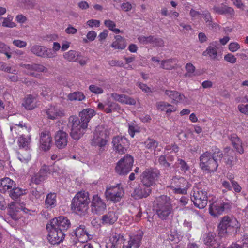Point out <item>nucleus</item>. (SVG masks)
Listing matches in <instances>:
<instances>
[{"instance_id":"1","label":"nucleus","mask_w":248,"mask_h":248,"mask_svg":"<svg viewBox=\"0 0 248 248\" xmlns=\"http://www.w3.org/2000/svg\"><path fill=\"white\" fill-rule=\"evenodd\" d=\"M95 115V111L88 108L83 109L79 114V119L77 116H71L69 118L68 127L70 129V135L72 139L78 140L85 134L88 123L91 118Z\"/></svg>"},{"instance_id":"2","label":"nucleus","mask_w":248,"mask_h":248,"mask_svg":"<svg viewBox=\"0 0 248 248\" xmlns=\"http://www.w3.org/2000/svg\"><path fill=\"white\" fill-rule=\"evenodd\" d=\"M223 158V153L219 149H216L213 153L206 152L200 157V166L209 172L216 171Z\"/></svg>"},{"instance_id":"3","label":"nucleus","mask_w":248,"mask_h":248,"mask_svg":"<svg viewBox=\"0 0 248 248\" xmlns=\"http://www.w3.org/2000/svg\"><path fill=\"white\" fill-rule=\"evenodd\" d=\"M90 202L88 192H79L73 199L71 209L77 214L84 216L87 213Z\"/></svg>"},{"instance_id":"4","label":"nucleus","mask_w":248,"mask_h":248,"mask_svg":"<svg viewBox=\"0 0 248 248\" xmlns=\"http://www.w3.org/2000/svg\"><path fill=\"white\" fill-rule=\"evenodd\" d=\"M154 210L161 219H167L173 211L170 198L165 195L157 198L155 201Z\"/></svg>"},{"instance_id":"5","label":"nucleus","mask_w":248,"mask_h":248,"mask_svg":"<svg viewBox=\"0 0 248 248\" xmlns=\"http://www.w3.org/2000/svg\"><path fill=\"white\" fill-rule=\"evenodd\" d=\"M239 226L240 225L236 218L228 216H225L222 218L218 226V234L220 237H224Z\"/></svg>"},{"instance_id":"6","label":"nucleus","mask_w":248,"mask_h":248,"mask_svg":"<svg viewBox=\"0 0 248 248\" xmlns=\"http://www.w3.org/2000/svg\"><path fill=\"white\" fill-rule=\"evenodd\" d=\"M191 196L195 206L203 209L207 205L208 196L207 190L205 188L194 187L191 193Z\"/></svg>"},{"instance_id":"7","label":"nucleus","mask_w":248,"mask_h":248,"mask_svg":"<svg viewBox=\"0 0 248 248\" xmlns=\"http://www.w3.org/2000/svg\"><path fill=\"white\" fill-rule=\"evenodd\" d=\"M133 162L134 159L132 156L125 155L117 163L115 169L116 172L120 175H126L131 170Z\"/></svg>"},{"instance_id":"8","label":"nucleus","mask_w":248,"mask_h":248,"mask_svg":"<svg viewBox=\"0 0 248 248\" xmlns=\"http://www.w3.org/2000/svg\"><path fill=\"white\" fill-rule=\"evenodd\" d=\"M190 186V184L182 177L175 176L170 181V187L175 193L185 194Z\"/></svg>"},{"instance_id":"9","label":"nucleus","mask_w":248,"mask_h":248,"mask_svg":"<svg viewBox=\"0 0 248 248\" xmlns=\"http://www.w3.org/2000/svg\"><path fill=\"white\" fill-rule=\"evenodd\" d=\"M160 175L159 170L155 168L146 169L141 176L143 184L151 187Z\"/></svg>"},{"instance_id":"10","label":"nucleus","mask_w":248,"mask_h":248,"mask_svg":"<svg viewBox=\"0 0 248 248\" xmlns=\"http://www.w3.org/2000/svg\"><path fill=\"white\" fill-rule=\"evenodd\" d=\"M231 205L228 202L217 200L212 202L209 206V213L213 217H217L225 211L230 209Z\"/></svg>"},{"instance_id":"11","label":"nucleus","mask_w":248,"mask_h":248,"mask_svg":"<svg viewBox=\"0 0 248 248\" xmlns=\"http://www.w3.org/2000/svg\"><path fill=\"white\" fill-rule=\"evenodd\" d=\"M124 194V189L120 184L107 187L105 193L106 198L114 202L120 201Z\"/></svg>"},{"instance_id":"12","label":"nucleus","mask_w":248,"mask_h":248,"mask_svg":"<svg viewBox=\"0 0 248 248\" xmlns=\"http://www.w3.org/2000/svg\"><path fill=\"white\" fill-rule=\"evenodd\" d=\"M112 144L113 150L119 154H124L129 146V142L124 137L116 136L112 139Z\"/></svg>"},{"instance_id":"13","label":"nucleus","mask_w":248,"mask_h":248,"mask_svg":"<svg viewBox=\"0 0 248 248\" xmlns=\"http://www.w3.org/2000/svg\"><path fill=\"white\" fill-rule=\"evenodd\" d=\"M30 51L32 54L41 58H52L56 56V53L53 52L51 49L39 45L31 46Z\"/></svg>"},{"instance_id":"14","label":"nucleus","mask_w":248,"mask_h":248,"mask_svg":"<svg viewBox=\"0 0 248 248\" xmlns=\"http://www.w3.org/2000/svg\"><path fill=\"white\" fill-rule=\"evenodd\" d=\"M70 225L69 220L64 216H60L52 219L50 223L51 227H55V228L61 230L63 232L67 230Z\"/></svg>"},{"instance_id":"15","label":"nucleus","mask_w":248,"mask_h":248,"mask_svg":"<svg viewBox=\"0 0 248 248\" xmlns=\"http://www.w3.org/2000/svg\"><path fill=\"white\" fill-rule=\"evenodd\" d=\"M91 207L92 212L98 215L102 214L106 209V203L97 195L93 196Z\"/></svg>"},{"instance_id":"16","label":"nucleus","mask_w":248,"mask_h":248,"mask_svg":"<svg viewBox=\"0 0 248 248\" xmlns=\"http://www.w3.org/2000/svg\"><path fill=\"white\" fill-rule=\"evenodd\" d=\"M55 228L51 227L47 237L49 242L53 245L61 243L65 236L64 232Z\"/></svg>"},{"instance_id":"17","label":"nucleus","mask_w":248,"mask_h":248,"mask_svg":"<svg viewBox=\"0 0 248 248\" xmlns=\"http://www.w3.org/2000/svg\"><path fill=\"white\" fill-rule=\"evenodd\" d=\"M151 192V187L142 183L141 184L139 185L134 189L132 195L135 199H141L148 196Z\"/></svg>"},{"instance_id":"18","label":"nucleus","mask_w":248,"mask_h":248,"mask_svg":"<svg viewBox=\"0 0 248 248\" xmlns=\"http://www.w3.org/2000/svg\"><path fill=\"white\" fill-rule=\"evenodd\" d=\"M68 134L62 130H59L55 136V144L59 149L64 148L68 143Z\"/></svg>"},{"instance_id":"19","label":"nucleus","mask_w":248,"mask_h":248,"mask_svg":"<svg viewBox=\"0 0 248 248\" xmlns=\"http://www.w3.org/2000/svg\"><path fill=\"white\" fill-rule=\"evenodd\" d=\"M204 244L210 248H220V246L217 237L214 232H210L203 236Z\"/></svg>"},{"instance_id":"20","label":"nucleus","mask_w":248,"mask_h":248,"mask_svg":"<svg viewBox=\"0 0 248 248\" xmlns=\"http://www.w3.org/2000/svg\"><path fill=\"white\" fill-rule=\"evenodd\" d=\"M40 146L41 148L46 151L50 149L52 145V137L51 134L48 131H43L40 135Z\"/></svg>"},{"instance_id":"21","label":"nucleus","mask_w":248,"mask_h":248,"mask_svg":"<svg viewBox=\"0 0 248 248\" xmlns=\"http://www.w3.org/2000/svg\"><path fill=\"white\" fill-rule=\"evenodd\" d=\"M223 158L225 163L229 166L233 165L237 159L234 152L230 147H226L224 149Z\"/></svg>"},{"instance_id":"22","label":"nucleus","mask_w":248,"mask_h":248,"mask_svg":"<svg viewBox=\"0 0 248 248\" xmlns=\"http://www.w3.org/2000/svg\"><path fill=\"white\" fill-rule=\"evenodd\" d=\"M16 184L14 181L8 177H5L0 180V191L1 193H8L13 189Z\"/></svg>"},{"instance_id":"23","label":"nucleus","mask_w":248,"mask_h":248,"mask_svg":"<svg viewBox=\"0 0 248 248\" xmlns=\"http://www.w3.org/2000/svg\"><path fill=\"white\" fill-rule=\"evenodd\" d=\"M74 234L78 241L81 242L87 241L89 238L88 233L84 225H81L77 227L74 231Z\"/></svg>"},{"instance_id":"24","label":"nucleus","mask_w":248,"mask_h":248,"mask_svg":"<svg viewBox=\"0 0 248 248\" xmlns=\"http://www.w3.org/2000/svg\"><path fill=\"white\" fill-rule=\"evenodd\" d=\"M118 219L116 213L114 211H109L107 214L101 217V223L103 225H112L114 224Z\"/></svg>"},{"instance_id":"25","label":"nucleus","mask_w":248,"mask_h":248,"mask_svg":"<svg viewBox=\"0 0 248 248\" xmlns=\"http://www.w3.org/2000/svg\"><path fill=\"white\" fill-rule=\"evenodd\" d=\"M36 96L29 94L25 98L22 105L27 109L31 110L36 106Z\"/></svg>"},{"instance_id":"26","label":"nucleus","mask_w":248,"mask_h":248,"mask_svg":"<svg viewBox=\"0 0 248 248\" xmlns=\"http://www.w3.org/2000/svg\"><path fill=\"white\" fill-rule=\"evenodd\" d=\"M214 12L221 14L230 16L231 17L234 16V11L233 8L230 7L223 5L222 6H215L213 8Z\"/></svg>"},{"instance_id":"27","label":"nucleus","mask_w":248,"mask_h":248,"mask_svg":"<svg viewBox=\"0 0 248 248\" xmlns=\"http://www.w3.org/2000/svg\"><path fill=\"white\" fill-rule=\"evenodd\" d=\"M81 56V53L74 50H71L63 54L64 59L70 62H77Z\"/></svg>"},{"instance_id":"28","label":"nucleus","mask_w":248,"mask_h":248,"mask_svg":"<svg viewBox=\"0 0 248 248\" xmlns=\"http://www.w3.org/2000/svg\"><path fill=\"white\" fill-rule=\"evenodd\" d=\"M165 94L171 98L174 103L183 102L185 99L183 94L175 91L166 90Z\"/></svg>"},{"instance_id":"29","label":"nucleus","mask_w":248,"mask_h":248,"mask_svg":"<svg viewBox=\"0 0 248 248\" xmlns=\"http://www.w3.org/2000/svg\"><path fill=\"white\" fill-rule=\"evenodd\" d=\"M17 158L22 162H28L31 158L30 149L19 148L17 152Z\"/></svg>"},{"instance_id":"30","label":"nucleus","mask_w":248,"mask_h":248,"mask_svg":"<svg viewBox=\"0 0 248 248\" xmlns=\"http://www.w3.org/2000/svg\"><path fill=\"white\" fill-rule=\"evenodd\" d=\"M31 135H21L18 139L17 143L19 148L30 149Z\"/></svg>"},{"instance_id":"31","label":"nucleus","mask_w":248,"mask_h":248,"mask_svg":"<svg viewBox=\"0 0 248 248\" xmlns=\"http://www.w3.org/2000/svg\"><path fill=\"white\" fill-rule=\"evenodd\" d=\"M232 145L236 151L240 154L244 153V150L242 146V141L235 134H232L230 138Z\"/></svg>"},{"instance_id":"32","label":"nucleus","mask_w":248,"mask_h":248,"mask_svg":"<svg viewBox=\"0 0 248 248\" xmlns=\"http://www.w3.org/2000/svg\"><path fill=\"white\" fill-rule=\"evenodd\" d=\"M56 197L55 193H50L47 194L45 202V206L47 208L52 209L56 206Z\"/></svg>"},{"instance_id":"33","label":"nucleus","mask_w":248,"mask_h":248,"mask_svg":"<svg viewBox=\"0 0 248 248\" xmlns=\"http://www.w3.org/2000/svg\"><path fill=\"white\" fill-rule=\"evenodd\" d=\"M46 113L48 118L52 120L56 119L62 114V112L55 106H51L46 109Z\"/></svg>"},{"instance_id":"34","label":"nucleus","mask_w":248,"mask_h":248,"mask_svg":"<svg viewBox=\"0 0 248 248\" xmlns=\"http://www.w3.org/2000/svg\"><path fill=\"white\" fill-rule=\"evenodd\" d=\"M216 43V42L211 43L210 45L207 47L206 50L203 52L202 55H208L211 59H216L217 55V48L215 46Z\"/></svg>"},{"instance_id":"35","label":"nucleus","mask_w":248,"mask_h":248,"mask_svg":"<svg viewBox=\"0 0 248 248\" xmlns=\"http://www.w3.org/2000/svg\"><path fill=\"white\" fill-rule=\"evenodd\" d=\"M22 66L25 69L31 71L45 73L48 71L47 68L40 64L34 63L32 64H24Z\"/></svg>"},{"instance_id":"36","label":"nucleus","mask_w":248,"mask_h":248,"mask_svg":"<svg viewBox=\"0 0 248 248\" xmlns=\"http://www.w3.org/2000/svg\"><path fill=\"white\" fill-rule=\"evenodd\" d=\"M115 40L112 43L111 46L115 48L118 49H124L126 46L124 39L120 35H117L115 37Z\"/></svg>"},{"instance_id":"37","label":"nucleus","mask_w":248,"mask_h":248,"mask_svg":"<svg viewBox=\"0 0 248 248\" xmlns=\"http://www.w3.org/2000/svg\"><path fill=\"white\" fill-rule=\"evenodd\" d=\"M105 105L107 107L105 108V112L107 113H110L114 111L119 110L121 108L120 105L114 102H112L109 99H107L105 103Z\"/></svg>"},{"instance_id":"38","label":"nucleus","mask_w":248,"mask_h":248,"mask_svg":"<svg viewBox=\"0 0 248 248\" xmlns=\"http://www.w3.org/2000/svg\"><path fill=\"white\" fill-rule=\"evenodd\" d=\"M25 194V190L14 185V187L9 192V196L13 200L17 199L20 196Z\"/></svg>"},{"instance_id":"39","label":"nucleus","mask_w":248,"mask_h":248,"mask_svg":"<svg viewBox=\"0 0 248 248\" xmlns=\"http://www.w3.org/2000/svg\"><path fill=\"white\" fill-rule=\"evenodd\" d=\"M109 135V132L108 128L99 126L96 127L94 137H98L103 138L107 139Z\"/></svg>"},{"instance_id":"40","label":"nucleus","mask_w":248,"mask_h":248,"mask_svg":"<svg viewBox=\"0 0 248 248\" xmlns=\"http://www.w3.org/2000/svg\"><path fill=\"white\" fill-rule=\"evenodd\" d=\"M67 98L71 101H80L85 99V96L81 92H75L69 93L67 96Z\"/></svg>"},{"instance_id":"41","label":"nucleus","mask_w":248,"mask_h":248,"mask_svg":"<svg viewBox=\"0 0 248 248\" xmlns=\"http://www.w3.org/2000/svg\"><path fill=\"white\" fill-rule=\"evenodd\" d=\"M142 235L143 234L142 232H140L133 237H130L129 241L130 242V243L132 244L133 247L136 248H138L140 246Z\"/></svg>"},{"instance_id":"42","label":"nucleus","mask_w":248,"mask_h":248,"mask_svg":"<svg viewBox=\"0 0 248 248\" xmlns=\"http://www.w3.org/2000/svg\"><path fill=\"white\" fill-rule=\"evenodd\" d=\"M176 62L175 59H169L161 61V68L167 70L173 69L175 66L172 64Z\"/></svg>"},{"instance_id":"43","label":"nucleus","mask_w":248,"mask_h":248,"mask_svg":"<svg viewBox=\"0 0 248 248\" xmlns=\"http://www.w3.org/2000/svg\"><path fill=\"white\" fill-rule=\"evenodd\" d=\"M123 239V236L119 234L115 233L110 238V247L112 248H118V245L120 244V241Z\"/></svg>"},{"instance_id":"44","label":"nucleus","mask_w":248,"mask_h":248,"mask_svg":"<svg viewBox=\"0 0 248 248\" xmlns=\"http://www.w3.org/2000/svg\"><path fill=\"white\" fill-rule=\"evenodd\" d=\"M175 165L179 167L181 170L184 172H186L190 170L189 166L182 159L178 158Z\"/></svg>"},{"instance_id":"45","label":"nucleus","mask_w":248,"mask_h":248,"mask_svg":"<svg viewBox=\"0 0 248 248\" xmlns=\"http://www.w3.org/2000/svg\"><path fill=\"white\" fill-rule=\"evenodd\" d=\"M158 161L164 169L169 170L171 169L170 164L168 162L166 155H160L158 159Z\"/></svg>"},{"instance_id":"46","label":"nucleus","mask_w":248,"mask_h":248,"mask_svg":"<svg viewBox=\"0 0 248 248\" xmlns=\"http://www.w3.org/2000/svg\"><path fill=\"white\" fill-rule=\"evenodd\" d=\"M108 142L107 139L99 138L98 137H93V142L94 145L98 146L100 147H104L106 145Z\"/></svg>"},{"instance_id":"47","label":"nucleus","mask_w":248,"mask_h":248,"mask_svg":"<svg viewBox=\"0 0 248 248\" xmlns=\"http://www.w3.org/2000/svg\"><path fill=\"white\" fill-rule=\"evenodd\" d=\"M20 129L29 131V129L27 128L25 124H23V122H19V124H16L14 125H12L10 127L11 131L13 134L14 132L17 133L16 131L19 130Z\"/></svg>"},{"instance_id":"48","label":"nucleus","mask_w":248,"mask_h":248,"mask_svg":"<svg viewBox=\"0 0 248 248\" xmlns=\"http://www.w3.org/2000/svg\"><path fill=\"white\" fill-rule=\"evenodd\" d=\"M1 19H3V21L2 23V26L4 27L13 28L16 26V24L13 22V17L11 16L8 15L6 18L1 17Z\"/></svg>"},{"instance_id":"49","label":"nucleus","mask_w":248,"mask_h":248,"mask_svg":"<svg viewBox=\"0 0 248 248\" xmlns=\"http://www.w3.org/2000/svg\"><path fill=\"white\" fill-rule=\"evenodd\" d=\"M128 133L132 138L134 137L136 133H139L140 129L139 127L133 123H129L128 124Z\"/></svg>"},{"instance_id":"50","label":"nucleus","mask_w":248,"mask_h":248,"mask_svg":"<svg viewBox=\"0 0 248 248\" xmlns=\"http://www.w3.org/2000/svg\"><path fill=\"white\" fill-rule=\"evenodd\" d=\"M187 72L185 74L186 77H192L193 76H196L197 74L194 73L195 67L191 63H188L185 66Z\"/></svg>"},{"instance_id":"51","label":"nucleus","mask_w":248,"mask_h":248,"mask_svg":"<svg viewBox=\"0 0 248 248\" xmlns=\"http://www.w3.org/2000/svg\"><path fill=\"white\" fill-rule=\"evenodd\" d=\"M0 70L12 74H16V69H13L11 67L7 66V64L3 62H0Z\"/></svg>"},{"instance_id":"52","label":"nucleus","mask_w":248,"mask_h":248,"mask_svg":"<svg viewBox=\"0 0 248 248\" xmlns=\"http://www.w3.org/2000/svg\"><path fill=\"white\" fill-rule=\"evenodd\" d=\"M154 36H140L138 37L139 41L143 45H147L148 44H152Z\"/></svg>"},{"instance_id":"53","label":"nucleus","mask_w":248,"mask_h":248,"mask_svg":"<svg viewBox=\"0 0 248 248\" xmlns=\"http://www.w3.org/2000/svg\"><path fill=\"white\" fill-rule=\"evenodd\" d=\"M146 147L151 150H154L158 145V143L154 140L148 139L145 142Z\"/></svg>"},{"instance_id":"54","label":"nucleus","mask_w":248,"mask_h":248,"mask_svg":"<svg viewBox=\"0 0 248 248\" xmlns=\"http://www.w3.org/2000/svg\"><path fill=\"white\" fill-rule=\"evenodd\" d=\"M90 91L95 94H101L103 93L104 90L102 87L95 85H91L89 87Z\"/></svg>"},{"instance_id":"55","label":"nucleus","mask_w":248,"mask_h":248,"mask_svg":"<svg viewBox=\"0 0 248 248\" xmlns=\"http://www.w3.org/2000/svg\"><path fill=\"white\" fill-rule=\"evenodd\" d=\"M136 103V101L134 98L125 95V98L123 99L121 103L129 105H135Z\"/></svg>"},{"instance_id":"56","label":"nucleus","mask_w":248,"mask_h":248,"mask_svg":"<svg viewBox=\"0 0 248 248\" xmlns=\"http://www.w3.org/2000/svg\"><path fill=\"white\" fill-rule=\"evenodd\" d=\"M229 179L231 183L232 187L233 188L234 191L237 193L240 192L242 188L238 183L236 181L233 180L232 177H230Z\"/></svg>"},{"instance_id":"57","label":"nucleus","mask_w":248,"mask_h":248,"mask_svg":"<svg viewBox=\"0 0 248 248\" xmlns=\"http://www.w3.org/2000/svg\"><path fill=\"white\" fill-rule=\"evenodd\" d=\"M240 48V45L237 42L231 43L228 46L229 50L232 52H234Z\"/></svg>"},{"instance_id":"58","label":"nucleus","mask_w":248,"mask_h":248,"mask_svg":"<svg viewBox=\"0 0 248 248\" xmlns=\"http://www.w3.org/2000/svg\"><path fill=\"white\" fill-rule=\"evenodd\" d=\"M157 109H160L161 111H165L167 108L169 106H170L171 105L165 102H159L156 103V104Z\"/></svg>"},{"instance_id":"59","label":"nucleus","mask_w":248,"mask_h":248,"mask_svg":"<svg viewBox=\"0 0 248 248\" xmlns=\"http://www.w3.org/2000/svg\"><path fill=\"white\" fill-rule=\"evenodd\" d=\"M49 170V167L47 166H43L40 170L38 173L43 177L45 179L47 177V173Z\"/></svg>"},{"instance_id":"60","label":"nucleus","mask_w":248,"mask_h":248,"mask_svg":"<svg viewBox=\"0 0 248 248\" xmlns=\"http://www.w3.org/2000/svg\"><path fill=\"white\" fill-rule=\"evenodd\" d=\"M13 44L18 48H23L27 46V42L21 40H14L13 41Z\"/></svg>"},{"instance_id":"61","label":"nucleus","mask_w":248,"mask_h":248,"mask_svg":"<svg viewBox=\"0 0 248 248\" xmlns=\"http://www.w3.org/2000/svg\"><path fill=\"white\" fill-rule=\"evenodd\" d=\"M45 178L42 177L40 174L38 173L35 174L33 177L32 178V182L34 183L35 184L38 185L40 184L41 182H43L45 180Z\"/></svg>"},{"instance_id":"62","label":"nucleus","mask_w":248,"mask_h":248,"mask_svg":"<svg viewBox=\"0 0 248 248\" xmlns=\"http://www.w3.org/2000/svg\"><path fill=\"white\" fill-rule=\"evenodd\" d=\"M224 60L231 63H234L236 62V58L233 54L231 53H229L224 56Z\"/></svg>"},{"instance_id":"63","label":"nucleus","mask_w":248,"mask_h":248,"mask_svg":"<svg viewBox=\"0 0 248 248\" xmlns=\"http://www.w3.org/2000/svg\"><path fill=\"white\" fill-rule=\"evenodd\" d=\"M152 44L155 46H164V41L162 39L154 36Z\"/></svg>"},{"instance_id":"64","label":"nucleus","mask_w":248,"mask_h":248,"mask_svg":"<svg viewBox=\"0 0 248 248\" xmlns=\"http://www.w3.org/2000/svg\"><path fill=\"white\" fill-rule=\"evenodd\" d=\"M189 15L192 20L198 18L202 16V13L195 9L191 8L189 12Z\"/></svg>"}]
</instances>
